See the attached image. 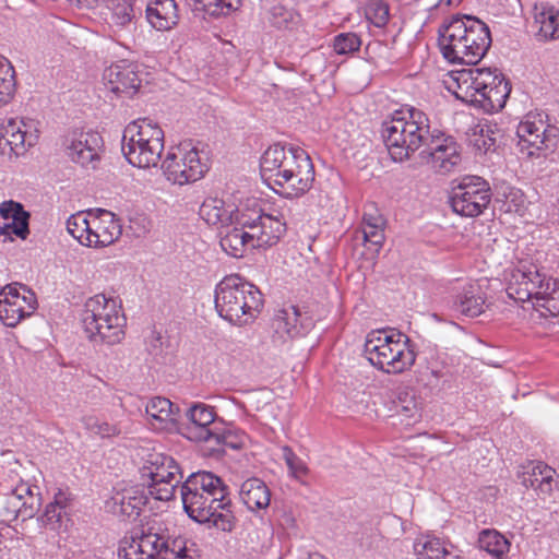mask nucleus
<instances>
[{"instance_id":"nucleus-14","label":"nucleus","mask_w":559,"mask_h":559,"mask_svg":"<svg viewBox=\"0 0 559 559\" xmlns=\"http://www.w3.org/2000/svg\"><path fill=\"white\" fill-rule=\"evenodd\" d=\"M36 308V295L24 284L11 283L0 290V320L9 328L31 317Z\"/></svg>"},{"instance_id":"nucleus-52","label":"nucleus","mask_w":559,"mask_h":559,"mask_svg":"<svg viewBox=\"0 0 559 559\" xmlns=\"http://www.w3.org/2000/svg\"><path fill=\"white\" fill-rule=\"evenodd\" d=\"M383 225V218H377L376 223H367V226H362L364 240L374 247L376 253L384 242Z\"/></svg>"},{"instance_id":"nucleus-34","label":"nucleus","mask_w":559,"mask_h":559,"mask_svg":"<svg viewBox=\"0 0 559 559\" xmlns=\"http://www.w3.org/2000/svg\"><path fill=\"white\" fill-rule=\"evenodd\" d=\"M19 497L20 518L22 521L34 518L41 506V495L39 488L35 485L21 481L16 485Z\"/></svg>"},{"instance_id":"nucleus-23","label":"nucleus","mask_w":559,"mask_h":559,"mask_svg":"<svg viewBox=\"0 0 559 559\" xmlns=\"http://www.w3.org/2000/svg\"><path fill=\"white\" fill-rule=\"evenodd\" d=\"M91 230V247L103 248L114 243L122 234V226L116 215L107 210H97L93 215L90 212Z\"/></svg>"},{"instance_id":"nucleus-60","label":"nucleus","mask_w":559,"mask_h":559,"mask_svg":"<svg viewBox=\"0 0 559 559\" xmlns=\"http://www.w3.org/2000/svg\"><path fill=\"white\" fill-rule=\"evenodd\" d=\"M448 7H457L463 0H441Z\"/></svg>"},{"instance_id":"nucleus-15","label":"nucleus","mask_w":559,"mask_h":559,"mask_svg":"<svg viewBox=\"0 0 559 559\" xmlns=\"http://www.w3.org/2000/svg\"><path fill=\"white\" fill-rule=\"evenodd\" d=\"M427 139L421 155L436 173L449 174L461 164L460 145L452 136L433 130Z\"/></svg>"},{"instance_id":"nucleus-11","label":"nucleus","mask_w":559,"mask_h":559,"mask_svg":"<svg viewBox=\"0 0 559 559\" xmlns=\"http://www.w3.org/2000/svg\"><path fill=\"white\" fill-rule=\"evenodd\" d=\"M492 198L490 185L479 176H464L451 189L453 211L465 217H477L489 206Z\"/></svg>"},{"instance_id":"nucleus-22","label":"nucleus","mask_w":559,"mask_h":559,"mask_svg":"<svg viewBox=\"0 0 559 559\" xmlns=\"http://www.w3.org/2000/svg\"><path fill=\"white\" fill-rule=\"evenodd\" d=\"M190 425L187 427L188 438L198 442H212L213 435L221 427L215 420L214 408L203 403L193 404L187 412Z\"/></svg>"},{"instance_id":"nucleus-42","label":"nucleus","mask_w":559,"mask_h":559,"mask_svg":"<svg viewBox=\"0 0 559 559\" xmlns=\"http://www.w3.org/2000/svg\"><path fill=\"white\" fill-rule=\"evenodd\" d=\"M300 15L283 4H274L270 9L269 21L278 29H293L300 23Z\"/></svg>"},{"instance_id":"nucleus-3","label":"nucleus","mask_w":559,"mask_h":559,"mask_svg":"<svg viewBox=\"0 0 559 559\" xmlns=\"http://www.w3.org/2000/svg\"><path fill=\"white\" fill-rule=\"evenodd\" d=\"M506 292L518 302H531L542 317L559 314V282L531 260H521L511 270Z\"/></svg>"},{"instance_id":"nucleus-37","label":"nucleus","mask_w":559,"mask_h":559,"mask_svg":"<svg viewBox=\"0 0 559 559\" xmlns=\"http://www.w3.org/2000/svg\"><path fill=\"white\" fill-rule=\"evenodd\" d=\"M479 548L497 559H502L510 549L509 540L496 530H483L478 536Z\"/></svg>"},{"instance_id":"nucleus-30","label":"nucleus","mask_w":559,"mask_h":559,"mask_svg":"<svg viewBox=\"0 0 559 559\" xmlns=\"http://www.w3.org/2000/svg\"><path fill=\"white\" fill-rule=\"evenodd\" d=\"M146 19L158 31H167L178 23V9L175 0H156L146 8Z\"/></svg>"},{"instance_id":"nucleus-47","label":"nucleus","mask_w":559,"mask_h":559,"mask_svg":"<svg viewBox=\"0 0 559 559\" xmlns=\"http://www.w3.org/2000/svg\"><path fill=\"white\" fill-rule=\"evenodd\" d=\"M182 483V475L177 476L175 479H163L160 481L147 483L148 492L152 497L160 501H169L174 498L175 491L179 484Z\"/></svg>"},{"instance_id":"nucleus-9","label":"nucleus","mask_w":559,"mask_h":559,"mask_svg":"<svg viewBox=\"0 0 559 559\" xmlns=\"http://www.w3.org/2000/svg\"><path fill=\"white\" fill-rule=\"evenodd\" d=\"M181 500L186 513L193 521L225 533L235 530L237 520L228 490H222L215 496L214 492L206 495L194 492Z\"/></svg>"},{"instance_id":"nucleus-40","label":"nucleus","mask_w":559,"mask_h":559,"mask_svg":"<svg viewBox=\"0 0 559 559\" xmlns=\"http://www.w3.org/2000/svg\"><path fill=\"white\" fill-rule=\"evenodd\" d=\"M145 413L151 418L152 425H154V421L159 424L175 421L174 404L166 397H152L145 405Z\"/></svg>"},{"instance_id":"nucleus-58","label":"nucleus","mask_w":559,"mask_h":559,"mask_svg":"<svg viewBox=\"0 0 559 559\" xmlns=\"http://www.w3.org/2000/svg\"><path fill=\"white\" fill-rule=\"evenodd\" d=\"M151 337H152L151 349L152 350H156L162 345V335H160L159 332L152 331L151 332Z\"/></svg>"},{"instance_id":"nucleus-53","label":"nucleus","mask_w":559,"mask_h":559,"mask_svg":"<svg viewBox=\"0 0 559 559\" xmlns=\"http://www.w3.org/2000/svg\"><path fill=\"white\" fill-rule=\"evenodd\" d=\"M212 442L215 445H225L230 449H240L242 447V439L237 433L222 426L213 435Z\"/></svg>"},{"instance_id":"nucleus-45","label":"nucleus","mask_w":559,"mask_h":559,"mask_svg":"<svg viewBox=\"0 0 559 559\" xmlns=\"http://www.w3.org/2000/svg\"><path fill=\"white\" fill-rule=\"evenodd\" d=\"M395 412L407 420L416 421L420 417V406L414 392L402 391L394 402Z\"/></svg>"},{"instance_id":"nucleus-46","label":"nucleus","mask_w":559,"mask_h":559,"mask_svg":"<svg viewBox=\"0 0 559 559\" xmlns=\"http://www.w3.org/2000/svg\"><path fill=\"white\" fill-rule=\"evenodd\" d=\"M82 423L87 431L102 439L117 437L121 433L117 424L108 423L96 416H84Z\"/></svg>"},{"instance_id":"nucleus-4","label":"nucleus","mask_w":559,"mask_h":559,"mask_svg":"<svg viewBox=\"0 0 559 559\" xmlns=\"http://www.w3.org/2000/svg\"><path fill=\"white\" fill-rule=\"evenodd\" d=\"M214 301L218 316L237 326L252 323L264 305L259 288L237 274L225 276L216 285Z\"/></svg>"},{"instance_id":"nucleus-12","label":"nucleus","mask_w":559,"mask_h":559,"mask_svg":"<svg viewBox=\"0 0 559 559\" xmlns=\"http://www.w3.org/2000/svg\"><path fill=\"white\" fill-rule=\"evenodd\" d=\"M160 167L166 178L178 185L194 182L207 171L200 152L190 144H180L168 151Z\"/></svg>"},{"instance_id":"nucleus-17","label":"nucleus","mask_w":559,"mask_h":559,"mask_svg":"<svg viewBox=\"0 0 559 559\" xmlns=\"http://www.w3.org/2000/svg\"><path fill=\"white\" fill-rule=\"evenodd\" d=\"M500 78L504 76L497 69L472 68L456 72L452 80L457 88L454 90L451 85L448 88L457 99L474 103L481 92H485L493 83L496 84Z\"/></svg>"},{"instance_id":"nucleus-8","label":"nucleus","mask_w":559,"mask_h":559,"mask_svg":"<svg viewBox=\"0 0 559 559\" xmlns=\"http://www.w3.org/2000/svg\"><path fill=\"white\" fill-rule=\"evenodd\" d=\"M121 151L134 167H156L164 151V131L148 119L132 121L123 130Z\"/></svg>"},{"instance_id":"nucleus-43","label":"nucleus","mask_w":559,"mask_h":559,"mask_svg":"<svg viewBox=\"0 0 559 559\" xmlns=\"http://www.w3.org/2000/svg\"><path fill=\"white\" fill-rule=\"evenodd\" d=\"M195 9L203 10L211 16H225L238 10L241 0H192Z\"/></svg>"},{"instance_id":"nucleus-32","label":"nucleus","mask_w":559,"mask_h":559,"mask_svg":"<svg viewBox=\"0 0 559 559\" xmlns=\"http://www.w3.org/2000/svg\"><path fill=\"white\" fill-rule=\"evenodd\" d=\"M556 471L550 466L538 462L533 465L530 472L523 475V485L531 487L544 498L550 496L554 490Z\"/></svg>"},{"instance_id":"nucleus-24","label":"nucleus","mask_w":559,"mask_h":559,"mask_svg":"<svg viewBox=\"0 0 559 559\" xmlns=\"http://www.w3.org/2000/svg\"><path fill=\"white\" fill-rule=\"evenodd\" d=\"M145 497L134 488L115 491L106 501L105 508L111 514L122 519H135L145 504Z\"/></svg>"},{"instance_id":"nucleus-27","label":"nucleus","mask_w":559,"mask_h":559,"mask_svg":"<svg viewBox=\"0 0 559 559\" xmlns=\"http://www.w3.org/2000/svg\"><path fill=\"white\" fill-rule=\"evenodd\" d=\"M142 478L152 481H160L163 479L173 478L182 475L177 462L169 455L164 453H151L141 468Z\"/></svg>"},{"instance_id":"nucleus-44","label":"nucleus","mask_w":559,"mask_h":559,"mask_svg":"<svg viewBox=\"0 0 559 559\" xmlns=\"http://www.w3.org/2000/svg\"><path fill=\"white\" fill-rule=\"evenodd\" d=\"M415 550L417 559H460L452 551L445 549L438 538H431L424 544H416Z\"/></svg>"},{"instance_id":"nucleus-54","label":"nucleus","mask_w":559,"mask_h":559,"mask_svg":"<svg viewBox=\"0 0 559 559\" xmlns=\"http://www.w3.org/2000/svg\"><path fill=\"white\" fill-rule=\"evenodd\" d=\"M162 559H187L186 540L183 538L173 540L166 538L162 550Z\"/></svg>"},{"instance_id":"nucleus-1","label":"nucleus","mask_w":559,"mask_h":559,"mask_svg":"<svg viewBox=\"0 0 559 559\" xmlns=\"http://www.w3.org/2000/svg\"><path fill=\"white\" fill-rule=\"evenodd\" d=\"M263 180L278 194L293 199L304 195L314 181L309 155L299 147L270 146L260 160Z\"/></svg>"},{"instance_id":"nucleus-5","label":"nucleus","mask_w":559,"mask_h":559,"mask_svg":"<svg viewBox=\"0 0 559 559\" xmlns=\"http://www.w3.org/2000/svg\"><path fill=\"white\" fill-rule=\"evenodd\" d=\"M430 124L427 115L417 109L395 111L382 122L381 135L393 160L403 162L411 157L429 138Z\"/></svg>"},{"instance_id":"nucleus-35","label":"nucleus","mask_w":559,"mask_h":559,"mask_svg":"<svg viewBox=\"0 0 559 559\" xmlns=\"http://www.w3.org/2000/svg\"><path fill=\"white\" fill-rule=\"evenodd\" d=\"M485 298L477 285H469L455 301V309L462 314L475 318L484 312Z\"/></svg>"},{"instance_id":"nucleus-18","label":"nucleus","mask_w":559,"mask_h":559,"mask_svg":"<svg viewBox=\"0 0 559 559\" xmlns=\"http://www.w3.org/2000/svg\"><path fill=\"white\" fill-rule=\"evenodd\" d=\"M166 537L154 531L153 526L134 530L130 540L121 543L118 555L121 559H162Z\"/></svg>"},{"instance_id":"nucleus-38","label":"nucleus","mask_w":559,"mask_h":559,"mask_svg":"<svg viewBox=\"0 0 559 559\" xmlns=\"http://www.w3.org/2000/svg\"><path fill=\"white\" fill-rule=\"evenodd\" d=\"M16 93L15 71L10 61L0 58V108L8 106Z\"/></svg>"},{"instance_id":"nucleus-36","label":"nucleus","mask_w":559,"mask_h":559,"mask_svg":"<svg viewBox=\"0 0 559 559\" xmlns=\"http://www.w3.org/2000/svg\"><path fill=\"white\" fill-rule=\"evenodd\" d=\"M510 92V83L506 78H500L496 84L493 83L485 92H481L474 102L479 103L484 108H501L504 106Z\"/></svg>"},{"instance_id":"nucleus-31","label":"nucleus","mask_w":559,"mask_h":559,"mask_svg":"<svg viewBox=\"0 0 559 559\" xmlns=\"http://www.w3.org/2000/svg\"><path fill=\"white\" fill-rule=\"evenodd\" d=\"M240 498L251 511L265 509L271 502V491L260 478L252 477L245 480L240 487Z\"/></svg>"},{"instance_id":"nucleus-29","label":"nucleus","mask_w":559,"mask_h":559,"mask_svg":"<svg viewBox=\"0 0 559 559\" xmlns=\"http://www.w3.org/2000/svg\"><path fill=\"white\" fill-rule=\"evenodd\" d=\"M226 230L221 231L219 245L224 252L233 258H241L247 247L260 248L262 245L257 243V239L252 238L251 235L238 226L225 227Z\"/></svg>"},{"instance_id":"nucleus-62","label":"nucleus","mask_w":559,"mask_h":559,"mask_svg":"<svg viewBox=\"0 0 559 559\" xmlns=\"http://www.w3.org/2000/svg\"><path fill=\"white\" fill-rule=\"evenodd\" d=\"M308 559H323V557L318 554H314V555L309 556Z\"/></svg>"},{"instance_id":"nucleus-61","label":"nucleus","mask_w":559,"mask_h":559,"mask_svg":"<svg viewBox=\"0 0 559 559\" xmlns=\"http://www.w3.org/2000/svg\"><path fill=\"white\" fill-rule=\"evenodd\" d=\"M285 521H286V523H287V524H289V525H292V526H293V525H294V523H295L294 518H293V516H290V515H286V516H285Z\"/></svg>"},{"instance_id":"nucleus-13","label":"nucleus","mask_w":559,"mask_h":559,"mask_svg":"<svg viewBox=\"0 0 559 559\" xmlns=\"http://www.w3.org/2000/svg\"><path fill=\"white\" fill-rule=\"evenodd\" d=\"M80 9H98L115 32L135 28L142 15L140 0H69Z\"/></svg>"},{"instance_id":"nucleus-21","label":"nucleus","mask_w":559,"mask_h":559,"mask_svg":"<svg viewBox=\"0 0 559 559\" xmlns=\"http://www.w3.org/2000/svg\"><path fill=\"white\" fill-rule=\"evenodd\" d=\"M103 80L110 92L126 97H132L141 86L139 66L128 60H120L106 68Z\"/></svg>"},{"instance_id":"nucleus-16","label":"nucleus","mask_w":559,"mask_h":559,"mask_svg":"<svg viewBox=\"0 0 559 559\" xmlns=\"http://www.w3.org/2000/svg\"><path fill=\"white\" fill-rule=\"evenodd\" d=\"M518 145L527 156H539L542 152L554 151L557 145V129L546 126L542 120L527 118L516 129Z\"/></svg>"},{"instance_id":"nucleus-55","label":"nucleus","mask_w":559,"mask_h":559,"mask_svg":"<svg viewBox=\"0 0 559 559\" xmlns=\"http://www.w3.org/2000/svg\"><path fill=\"white\" fill-rule=\"evenodd\" d=\"M26 215H29V213L19 202L9 200L0 203V216L3 219H14L15 216L24 217Z\"/></svg>"},{"instance_id":"nucleus-48","label":"nucleus","mask_w":559,"mask_h":559,"mask_svg":"<svg viewBox=\"0 0 559 559\" xmlns=\"http://www.w3.org/2000/svg\"><path fill=\"white\" fill-rule=\"evenodd\" d=\"M19 492L16 486L8 495L0 496V522H11L20 518Z\"/></svg>"},{"instance_id":"nucleus-10","label":"nucleus","mask_w":559,"mask_h":559,"mask_svg":"<svg viewBox=\"0 0 559 559\" xmlns=\"http://www.w3.org/2000/svg\"><path fill=\"white\" fill-rule=\"evenodd\" d=\"M236 226L247 230L258 245L272 247L277 243L286 231V224L277 216L266 213L262 203L255 199H247L235 212Z\"/></svg>"},{"instance_id":"nucleus-56","label":"nucleus","mask_w":559,"mask_h":559,"mask_svg":"<svg viewBox=\"0 0 559 559\" xmlns=\"http://www.w3.org/2000/svg\"><path fill=\"white\" fill-rule=\"evenodd\" d=\"M283 457L288 466V468L294 474H306L307 467L304 462L293 452L289 447L283 448Z\"/></svg>"},{"instance_id":"nucleus-26","label":"nucleus","mask_w":559,"mask_h":559,"mask_svg":"<svg viewBox=\"0 0 559 559\" xmlns=\"http://www.w3.org/2000/svg\"><path fill=\"white\" fill-rule=\"evenodd\" d=\"M71 495L59 489L53 497V501L49 502L40 516L44 526L57 531L62 527L67 528L70 522L69 507L71 504Z\"/></svg>"},{"instance_id":"nucleus-59","label":"nucleus","mask_w":559,"mask_h":559,"mask_svg":"<svg viewBox=\"0 0 559 559\" xmlns=\"http://www.w3.org/2000/svg\"><path fill=\"white\" fill-rule=\"evenodd\" d=\"M377 218H382L381 215L365 213L362 217V226H367V223H376Z\"/></svg>"},{"instance_id":"nucleus-28","label":"nucleus","mask_w":559,"mask_h":559,"mask_svg":"<svg viewBox=\"0 0 559 559\" xmlns=\"http://www.w3.org/2000/svg\"><path fill=\"white\" fill-rule=\"evenodd\" d=\"M222 490H228L224 481L211 472L200 471L192 473L182 483L180 488L181 498L194 495V492L206 495L214 492L218 495Z\"/></svg>"},{"instance_id":"nucleus-57","label":"nucleus","mask_w":559,"mask_h":559,"mask_svg":"<svg viewBox=\"0 0 559 559\" xmlns=\"http://www.w3.org/2000/svg\"><path fill=\"white\" fill-rule=\"evenodd\" d=\"M495 132L491 130L489 126L481 127L480 129V136H481V144L476 143L478 148H483L485 152L493 150L496 144V138L493 136ZM479 142V140H477Z\"/></svg>"},{"instance_id":"nucleus-20","label":"nucleus","mask_w":559,"mask_h":559,"mask_svg":"<svg viewBox=\"0 0 559 559\" xmlns=\"http://www.w3.org/2000/svg\"><path fill=\"white\" fill-rule=\"evenodd\" d=\"M103 139L97 132L73 131L64 140L68 157L82 167L95 168L99 160V152L103 147Z\"/></svg>"},{"instance_id":"nucleus-7","label":"nucleus","mask_w":559,"mask_h":559,"mask_svg":"<svg viewBox=\"0 0 559 559\" xmlns=\"http://www.w3.org/2000/svg\"><path fill=\"white\" fill-rule=\"evenodd\" d=\"M82 324L87 337L95 343L115 345L124 337L126 317L121 305L104 294L85 301Z\"/></svg>"},{"instance_id":"nucleus-41","label":"nucleus","mask_w":559,"mask_h":559,"mask_svg":"<svg viewBox=\"0 0 559 559\" xmlns=\"http://www.w3.org/2000/svg\"><path fill=\"white\" fill-rule=\"evenodd\" d=\"M67 230L81 245L91 247V237L93 235L91 218H87L83 213L73 214L67 219Z\"/></svg>"},{"instance_id":"nucleus-25","label":"nucleus","mask_w":559,"mask_h":559,"mask_svg":"<svg viewBox=\"0 0 559 559\" xmlns=\"http://www.w3.org/2000/svg\"><path fill=\"white\" fill-rule=\"evenodd\" d=\"M276 333H285L288 337L306 335L312 328V320L302 316L296 306H289L278 312L274 319Z\"/></svg>"},{"instance_id":"nucleus-49","label":"nucleus","mask_w":559,"mask_h":559,"mask_svg":"<svg viewBox=\"0 0 559 559\" xmlns=\"http://www.w3.org/2000/svg\"><path fill=\"white\" fill-rule=\"evenodd\" d=\"M365 14L374 26L382 27L389 21V7L382 0H368Z\"/></svg>"},{"instance_id":"nucleus-2","label":"nucleus","mask_w":559,"mask_h":559,"mask_svg":"<svg viewBox=\"0 0 559 559\" xmlns=\"http://www.w3.org/2000/svg\"><path fill=\"white\" fill-rule=\"evenodd\" d=\"M439 47L451 63H478L491 45L489 27L472 15H455L439 28Z\"/></svg>"},{"instance_id":"nucleus-39","label":"nucleus","mask_w":559,"mask_h":559,"mask_svg":"<svg viewBox=\"0 0 559 559\" xmlns=\"http://www.w3.org/2000/svg\"><path fill=\"white\" fill-rule=\"evenodd\" d=\"M535 22L539 24V34L545 38H559V9L542 5L535 14Z\"/></svg>"},{"instance_id":"nucleus-50","label":"nucleus","mask_w":559,"mask_h":559,"mask_svg":"<svg viewBox=\"0 0 559 559\" xmlns=\"http://www.w3.org/2000/svg\"><path fill=\"white\" fill-rule=\"evenodd\" d=\"M25 240L29 235V215L24 217L15 216L11 223L0 226V236L12 240L11 235Z\"/></svg>"},{"instance_id":"nucleus-6","label":"nucleus","mask_w":559,"mask_h":559,"mask_svg":"<svg viewBox=\"0 0 559 559\" xmlns=\"http://www.w3.org/2000/svg\"><path fill=\"white\" fill-rule=\"evenodd\" d=\"M364 353L372 366L389 374L411 369L416 360L408 336L393 329L371 331L367 335Z\"/></svg>"},{"instance_id":"nucleus-19","label":"nucleus","mask_w":559,"mask_h":559,"mask_svg":"<svg viewBox=\"0 0 559 559\" xmlns=\"http://www.w3.org/2000/svg\"><path fill=\"white\" fill-rule=\"evenodd\" d=\"M23 119L10 118L0 126V154L9 158L24 155L27 147L36 144L37 131Z\"/></svg>"},{"instance_id":"nucleus-33","label":"nucleus","mask_w":559,"mask_h":559,"mask_svg":"<svg viewBox=\"0 0 559 559\" xmlns=\"http://www.w3.org/2000/svg\"><path fill=\"white\" fill-rule=\"evenodd\" d=\"M199 215L206 224L213 226L227 227L228 224L234 222V211L217 198L204 200L200 206Z\"/></svg>"},{"instance_id":"nucleus-51","label":"nucleus","mask_w":559,"mask_h":559,"mask_svg":"<svg viewBox=\"0 0 559 559\" xmlns=\"http://www.w3.org/2000/svg\"><path fill=\"white\" fill-rule=\"evenodd\" d=\"M361 46L360 37L356 33H341L334 37L333 48L337 55H347L357 51Z\"/></svg>"}]
</instances>
